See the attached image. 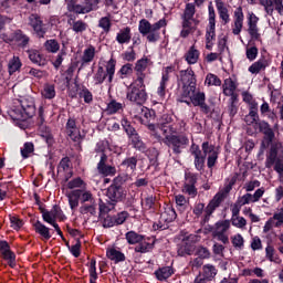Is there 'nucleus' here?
Segmentation results:
<instances>
[{
    "label": "nucleus",
    "instance_id": "nucleus-1",
    "mask_svg": "<svg viewBox=\"0 0 283 283\" xmlns=\"http://www.w3.org/2000/svg\"><path fill=\"white\" fill-rule=\"evenodd\" d=\"M18 105L11 111L13 120H28L36 114V104L34 97H22Z\"/></svg>",
    "mask_w": 283,
    "mask_h": 283
},
{
    "label": "nucleus",
    "instance_id": "nucleus-2",
    "mask_svg": "<svg viewBox=\"0 0 283 283\" xmlns=\"http://www.w3.org/2000/svg\"><path fill=\"white\" fill-rule=\"evenodd\" d=\"M167 27V20L160 19L151 24L147 19L139 21L138 30L142 36H146L148 43H157L160 41V29Z\"/></svg>",
    "mask_w": 283,
    "mask_h": 283
},
{
    "label": "nucleus",
    "instance_id": "nucleus-3",
    "mask_svg": "<svg viewBox=\"0 0 283 283\" xmlns=\"http://www.w3.org/2000/svg\"><path fill=\"white\" fill-rule=\"evenodd\" d=\"M127 180V177H116L112 185L106 190V197L112 201L113 206L117 202H124L127 198V189L124 188L123 184Z\"/></svg>",
    "mask_w": 283,
    "mask_h": 283
},
{
    "label": "nucleus",
    "instance_id": "nucleus-4",
    "mask_svg": "<svg viewBox=\"0 0 283 283\" xmlns=\"http://www.w3.org/2000/svg\"><path fill=\"white\" fill-rule=\"evenodd\" d=\"M254 129H258L260 134H263V138L261 140L259 156H264V151L269 149L273 142L275 140V130L266 120L258 122Z\"/></svg>",
    "mask_w": 283,
    "mask_h": 283
},
{
    "label": "nucleus",
    "instance_id": "nucleus-5",
    "mask_svg": "<svg viewBox=\"0 0 283 283\" xmlns=\"http://www.w3.org/2000/svg\"><path fill=\"white\" fill-rule=\"evenodd\" d=\"M161 140L164 145H166V147L171 149L175 156H180V154H182V150L187 149V147L189 146V137H187V135L185 134L166 135V137H164Z\"/></svg>",
    "mask_w": 283,
    "mask_h": 283
},
{
    "label": "nucleus",
    "instance_id": "nucleus-6",
    "mask_svg": "<svg viewBox=\"0 0 283 283\" xmlns=\"http://www.w3.org/2000/svg\"><path fill=\"white\" fill-rule=\"evenodd\" d=\"M116 74V60L111 57L109 61L106 63V71L105 67L98 66L96 73L93 76V81H95V85H103L105 80L107 78L108 85L114 83V75Z\"/></svg>",
    "mask_w": 283,
    "mask_h": 283
},
{
    "label": "nucleus",
    "instance_id": "nucleus-7",
    "mask_svg": "<svg viewBox=\"0 0 283 283\" xmlns=\"http://www.w3.org/2000/svg\"><path fill=\"white\" fill-rule=\"evenodd\" d=\"M129 218V212L120 211L117 214H98V220L102 223L103 229H112L113 227H120L125 224Z\"/></svg>",
    "mask_w": 283,
    "mask_h": 283
},
{
    "label": "nucleus",
    "instance_id": "nucleus-8",
    "mask_svg": "<svg viewBox=\"0 0 283 283\" xmlns=\"http://www.w3.org/2000/svg\"><path fill=\"white\" fill-rule=\"evenodd\" d=\"M126 98L127 101H130V103L143 105L147 101V91L145 90V86L130 84Z\"/></svg>",
    "mask_w": 283,
    "mask_h": 283
},
{
    "label": "nucleus",
    "instance_id": "nucleus-9",
    "mask_svg": "<svg viewBox=\"0 0 283 283\" xmlns=\"http://www.w3.org/2000/svg\"><path fill=\"white\" fill-rule=\"evenodd\" d=\"M197 184L198 174L191 171L185 172L184 193H187L190 198H196V196H198V188H196Z\"/></svg>",
    "mask_w": 283,
    "mask_h": 283
},
{
    "label": "nucleus",
    "instance_id": "nucleus-10",
    "mask_svg": "<svg viewBox=\"0 0 283 283\" xmlns=\"http://www.w3.org/2000/svg\"><path fill=\"white\" fill-rule=\"evenodd\" d=\"M29 25L33 29V32H35L39 39L45 38L48 29L45 28V24H43V20L41 19V15L31 14L29 17Z\"/></svg>",
    "mask_w": 283,
    "mask_h": 283
},
{
    "label": "nucleus",
    "instance_id": "nucleus-11",
    "mask_svg": "<svg viewBox=\"0 0 283 283\" xmlns=\"http://www.w3.org/2000/svg\"><path fill=\"white\" fill-rule=\"evenodd\" d=\"M222 203V195H216L212 200L208 203V206L205 208V216L202 219V224H207L209 220H211V216H213V211L220 207Z\"/></svg>",
    "mask_w": 283,
    "mask_h": 283
},
{
    "label": "nucleus",
    "instance_id": "nucleus-12",
    "mask_svg": "<svg viewBox=\"0 0 283 283\" xmlns=\"http://www.w3.org/2000/svg\"><path fill=\"white\" fill-rule=\"evenodd\" d=\"M7 41H9V43H19L20 48H28V44L30 43V36L24 34L21 29H17L9 35Z\"/></svg>",
    "mask_w": 283,
    "mask_h": 283
},
{
    "label": "nucleus",
    "instance_id": "nucleus-13",
    "mask_svg": "<svg viewBox=\"0 0 283 283\" xmlns=\"http://www.w3.org/2000/svg\"><path fill=\"white\" fill-rule=\"evenodd\" d=\"M86 4H76L74 2H71L67 4L69 12H74V14H87L94 10V2L92 0H86Z\"/></svg>",
    "mask_w": 283,
    "mask_h": 283
},
{
    "label": "nucleus",
    "instance_id": "nucleus-14",
    "mask_svg": "<svg viewBox=\"0 0 283 283\" xmlns=\"http://www.w3.org/2000/svg\"><path fill=\"white\" fill-rule=\"evenodd\" d=\"M269 65H271V60L261 56L256 62L249 66L248 72H250V74H260L261 72H264Z\"/></svg>",
    "mask_w": 283,
    "mask_h": 283
},
{
    "label": "nucleus",
    "instance_id": "nucleus-15",
    "mask_svg": "<svg viewBox=\"0 0 283 283\" xmlns=\"http://www.w3.org/2000/svg\"><path fill=\"white\" fill-rule=\"evenodd\" d=\"M243 25H244V12L242 11V7H238L234 10V28L232 29V34L238 36V34L242 32Z\"/></svg>",
    "mask_w": 283,
    "mask_h": 283
},
{
    "label": "nucleus",
    "instance_id": "nucleus-16",
    "mask_svg": "<svg viewBox=\"0 0 283 283\" xmlns=\"http://www.w3.org/2000/svg\"><path fill=\"white\" fill-rule=\"evenodd\" d=\"M181 81H184V85L188 87H196L197 80H196V73L191 67H188L187 70L180 71Z\"/></svg>",
    "mask_w": 283,
    "mask_h": 283
},
{
    "label": "nucleus",
    "instance_id": "nucleus-17",
    "mask_svg": "<svg viewBox=\"0 0 283 283\" xmlns=\"http://www.w3.org/2000/svg\"><path fill=\"white\" fill-rule=\"evenodd\" d=\"M120 167L126 171V174H135L138 167V156L126 157L120 163Z\"/></svg>",
    "mask_w": 283,
    "mask_h": 283
},
{
    "label": "nucleus",
    "instance_id": "nucleus-18",
    "mask_svg": "<svg viewBox=\"0 0 283 283\" xmlns=\"http://www.w3.org/2000/svg\"><path fill=\"white\" fill-rule=\"evenodd\" d=\"M27 52L29 54V60L34 65H39V67H45L48 65V60L43 57V55L41 54V52H39V50L31 49Z\"/></svg>",
    "mask_w": 283,
    "mask_h": 283
},
{
    "label": "nucleus",
    "instance_id": "nucleus-19",
    "mask_svg": "<svg viewBox=\"0 0 283 283\" xmlns=\"http://www.w3.org/2000/svg\"><path fill=\"white\" fill-rule=\"evenodd\" d=\"M216 8L219 14V19L223 21V25L230 23L231 18L229 15V9L224 7V2H222V0H216Z\"/></svg>",
    "mask_w": 283,
    "mask_h": 283
},
{
    "label": "nucleus",
    "instance_id": "nucleus-20",
    "mask_svg": "<svg viewBox=\"0 0 283 283\" xmlns=\"http://www.w3.org/2000/svg\"><path fill=\"white\" fill-rule=\"evenodd\" d=\"M66 129L69 132V136L74 143H78V140H81V132L76 133V119L70 117L66 122Z\"/></svg>",
    "mask_w": 283,
    "mask_h": 283
},
{
    "label": "nucleus",
    "instance_id": "nucleus-21",
    "mask_svg": "<svg viewBox=\"0 0 283 283\" xmlns=\"http://www.w3.org/2000/svg\"><path fill=\"white\" fill-rule=\"evenodd\" d=\"M128 140H130L133 148L137 151H142V154H145V151H147V145L145 144V142H143V138H140V135L138 133L130 135V137H128Z\"/></svg>",
    "mask_w": 283,
    "mask_h": 283
},
{
    "label": "nucleus",
    "instance_id": "nucleus-22",
    "mask_svg": "<svg viewBox=\"0 0 283 283\" xmlns=\"http://www.w3.org/2000/svg\"><path fill=\"white\" fill-rule=\"evenodd\" d=\"M174 275V268L171 266H163L155 271V277L158 282H167L170 276Z\"/></svg>",
    "mask_w": 283,
    "mask_h": 283
},
{
    "label": "nucleus",
    "instance_id": "nucleus-23",
    "mask_svg": "<svg viewBox=\"0 0 283 283\" xmlns=\"http://www.w3.org/2000/svg\"><path fill=\"white\" fill-rule=\"evenodd\" d=\"M95 56H96V48H94V45H90L87 49L84 50L83 55L81 57L82 67H85L87 63H92Z\"/></svg>",
    "mask_w": 283,
    "mask_h": 283
},
{
    "label": "nucleus",
    "instance_id": "nucleus-24",
    "mask_svg": "<svg viewBox=\"0 0 283 283\" xmlns=\"http://www.w3.org/2000/svg\"><path fill=\"white\" fill-rule=\"evenodd\" d=\"M33 228L35 233L41 235V238H43L44 240H50V238H52V234L50 233V228H48L41 221L36 220V222L33 223Z\"/></svg>",
    "mask_w": 283,
    "mask_h": 283
},
{
    "label": "nucleus",
    "instance_id": "nucleus-25",
    "mask_svg": "<svg viewBox=\"0 0 283 283\" xmlns=\"http://www.w3.org/2000/svg\"><path fill=\"white\" fill-rule=\"evenodd\" d=\"M116 41L119 43V45H125V43H129L132 41V28L126 27L122 29L117 35Z\"/></svg>",
    "mask_w": 283,
    "mask_h": 283
},
{
    "label": "nucleus",
    "instance_id": "nucleus-26",
    "mask_svg": "<svg viewBox=\"0 0 283 283\" xmlns=\"http://www.w3.org/2000/svg\"><path fill=\"white\" fill-rule=\"evenodd\" d=\"M66 198L69 200L70 209L72 211H75L78 207V202H81V192L78 191V189H74L71 192H69L66 195Z\"/></svg>",
    "mask_w": 283,
    "mask_h": 283
},
{
    "label": "nucleus",
    "instance_id": "nucleus-27",
    "mask_svg": "<svg viewBox=\"0 0 283 283\" xmlns=\"http://www.w3.org/2000/svg\"><path fill=\"white\" fill-rule=\"evenodd\" d=\"M106 258L118 264V262H125V253L116 250L115 248H111L106 251Z\"/></svg>",
    "mask_w": 283,
    "mask_h": 283
},
{
    "label": "nucleus",
    "instance_id": "nucleus-28",
    "mask_svg": "<svg viewBox=\"0 0 283 283\" xmlns=\"http://www.w3.org/2000/svg\"><path fill=\"white\" fill-rule=\"evenodd\" d=\"M216 275H218V269H216L213 265L206 264L202 266L201 277L208 280V282H211Z\"/></svg>",
    "mask_w": 283,
    "mask_h": 283
},
{
    "label": "nucleus",
    "instance_id": "nucleus-29",
    "mask_svg": "<svg viewBox=\"0 0 283 283\" xmlns=\"http://www.w3.org/2000/svg\"><path fill=\"white\" fill-rule=\"evenodd\" d=\"M155 244H156V241H153L151 243H149L145 238L144 240H142V242L137 243L134 251L135 253H149V251L154 250Z\"/></svg>",
    "mask_w": 283,
    "mask_h": 283
},
{
    "label": "nucleus",
    "instance_id": "nucleus-30",
    "mask_svg": "<svg viewBox=\"0 0 283 283\" xmlns=\"http://www.w3.org/2000/svg\"><path fill=\"white\" fill-rule=\"evenodd\" d=\"M125 239L128 244L134 245V244H138V243L143 242V240H145V235L139 234L138 232H136L134 230H130L125 233Z\"/></svg>",
    "mask_w": 283,
    "mask_h": 283
},
{
    "label": "nucleus",
    "instance_id": "nucleus-31",
    "mask_svg": "<svg viewBox=\"0 0 283 283\" xmlns=\"http://www.w3.org/2000/svg\"><path fill=\"white\" fill-rule=\"evenodd\" d=\"M198 59H200V51L196 50L195 46H190L185 55V60L188 65H196V63H198Z\"/></svg>",
    "mask_w": 283,
    "mask_h": 283
},
{
    "label": "nucleus",
    "instance_id": "nucleus-32",
    "mask_svg": "<svg viewBox=\"0 0 283 283\" xmlns=\"http://www.w3.org/2000/svg\"><path fill=\"white\" fill-rule=\"evenodd\" d=\"M144 118L147 119V122L144 124L147 126V129H149V132H156V124L151 123V120H156V111H146L144 113Z\"/></svg>",
    "mask_w": 283,
    "mask_h": 283
},
{
    "label": "nucleus",
    "instance_id": "nucleus-33",
    "mask_svg": "<svg viewBox=\"0 0 283 283\" xmlns=\"http://www.w3.org/2000/svg\"><path fill=\"white\" fill-rule=\"evenodd\" d=\"M182 244H179L177 248V253L180 258H185V255H191L193 253V245L187 241H181Z\"/></svg>",
    "mask_w": 283,
    "mask_h": 283
},
{
    "label": "nucleus",
    "instance_id": "nucleus-34",
    "mask_svg": "<svg viewBox=\"0 0 283 283\" xmlns=\"http://www.w3.org/2000/svg\"><path fill=\"white\" fill-rule=\"evenodd\" d=\"M207 101V95L205 92L195 91V93L190 96V103L193 107H199L202 103Z\"/></svg>",
    "mask_w": 283,
    "mask_h": 283
},
{
    "label": "nucleus",
    "instance_id": "nucleus-35",
    "mask_svg": "<svg viewBox=\"0 0 283 283\" xmlns=\"http://www.w3.org/2000/svg\"><path fill=\"white\" fill-rule=\"evenodd\" d=\"M22 65L23 63H21V59H19V56H13L8 64V71L10 76H12V74H14L15 72H19Z\"/></svg>",
    "mask_w": 283,
    "mask_h": 283
},
{
    "label": "nucleus",
    "instance_id": "nucleus-36",
    "mask_svg": "<svg viewBox=\"0 0 283 283\" xmlns=\"http://www.w3.org/2000/svg\"><path fill=\"white\" fill-rule=\"evenodd\" d=\"M120 125L125 132V134L129 137L134 136L135 134H138V130H136V128L134 127V125H132V122H129V119L127 118H122L120 120Z\"/></svg>",
    "mask_w": 283,
    "mask_h": 283
},
{
    "label": "nucleus",
    "instance_id": "nucleus-37",
    "mask_svg": "<svg viewBox=\"0 0 283 283\" xmlns=\"http://www.w3.org/2000/svg\"><path fill=\"white\" fill-rule=\"evenodd\" d=\"M44 50L46 52H50L51 54H56V52L61 50V44H59V41H56V39L46 40L44 42Z\"/></svg>",
    "mask_w": 283,
    "mask_h": 283
},
{
    "label": "nucleus",
    "instance_id": "nucleus-38",
    "mask_svg": "<svg viewBox=\"0 0 283 283\" xmlns=\"http://www.w3.org/2000/svg\"><path fill=\"white\" fill-rule=\"evenodd\" d=\"M222 87L224 95H231L238 90V85H235V82L231 77L224 80Z\"/></svg>",
    "mask_w": 283,
    "mask_h": 283
},
{
    "label": "nucleus",
    "instance_id": "nucleus-39",
    "mask_svg": "<svg viewBox=\"0 0 283 283\" xmlns=\"http://www.w3.org/2000/svg\"><path fill=\"white\" fill-rule=\"evenodd\" d=\"M247 125H254V127L258 126V123L262 122L263 119H260V114H258V111H249V114L244 118Z\"/></svg>",
    "mask_w": 283,
    "mask_h": 283
},
{
    "label": "nucleus",
    "instance_id": "nucleus-40",
    "mask_svg": "<svg viewBox=\"0 0 283 283\" xmlns=\"http://www.w3.org/2000/svg\"><path fill=\"white\" fill-rule=\"evenodd\" d=\"M275 160H277V147L271 146L270 154L266 157L265 167L268 169H271V167L275 165Z\"/></svg>",
    "mask_w": 283,
    "mask_h": 283
},
{
    "label": "nucleus",
    "instance_id": "nucleus-41",
    "mask_svg": "<svg viewBox=\"0 0 283 283\" xmlns=\"http://www.w3.org/2000/svg\"><path fill=\"white\" fill-rule=\"evenodd\" d=\"M87 266L90 273V283H96V280H98V273H96V259H91Z\"/></svg>",
    "mask_w": 283,
    "mask_h": 283
},
{
    "label": "nucleus",
    "instance_id": "nucleus-42",
    "mask_svg": "<svg viewBox=\"0 0 283 283\" xmlns=\"http://www.w3.org/2000/svg\"><path fill=\"white\" fill-rule=\"evenodd\" d=\"M99 216H107L112 209H115L116 206L112 205V200L108 199V201L105 203L103 199H99Z\"/></svg>",
    "mask_w": 283,
    "mask_h": 283
},
{
    "label": "nucleus",
    "instance_id": "nucleus-43",
    "mask_svg": "<svg viewBox=\"0 0 283 283\" xmlns=\"http://www.w3.org/2000/svg\"><path fill=\"white\" fill-rule=\"evenodd\" d=\"M178 218V214L176 213V209L168 208L163 214H161V221H165L166 223L174 222Z\"/></svg>",
    "mask_w": 283,
    "mask_h": 283
},
{
    "label": "nucleus",
    "instance_id": "nucleus-44",
    "mask_svg": "<svg viewBox=\"0 0 283 283\" xmlns=\"http://www.w3.org/2000/svg\"><path fill=\"white\" fill-rule=\"evenodd\" d=\"M42 96H44L48 101H52L56 96V90L54 84H46L42 91Z\"/></svg>",
    "mask_w": 283,
    "mask_h": 283
},
{
    "label": "nucleus",
    "instance_id": "nucleus-45",
    "mask_svg": "<svg viewBox=\"0 0 283 283\" xmlns=\"http://www.w3.org/2000/svg\"><path fill=\"white\" fill-rule=\"evenodd\" d=\"M265 258L270 262H274L275 264H280V256L275 255V248H273V245H268L265 248Z\"/></svg>",
    "mask_w": 283,
    "mask_h": 283
},
{
    "label": "nucleus",
    "instance_id": "nucleus-46",
    "mask_svg": "<svg viewBox=\"0 0 283 283\" xmlns=\"http://www.w3.org/2000/svg\"><path fill=\"white\" fill-rule=\"evenodd\" d=\"M80 191V202L81 205H85V202H94V196L90 190L77 189Z\"/></svg>",
    "mask_w": 283,
    "mask_h": 283
},
{
    "label": "nucleus",
    "instance_id": "nucleus-47",
    "mask_svg": "<svg viewBox=\"0 0 283 283\" xmlns=\"http://www.w3.org/2000/svg\"><path fill=\"white\" fill-rule=\"evenodd\" d=\"M3 260H6V262H8V265L11 269H15L17 268V254H14V252H12V250H9L8 252L2 254Z\"/></svg>",
    "mask_w": 283,
    "mask_h": 283
},
{
    "label": "nucleus",
    "instance_id": "nucleus-48",
    "mask_svg": "<svg viewBox=\"0 0 283 283\" xmlns=\"http://www.w3.org/2000/svg\"><path fill=\"white\" fill-rule=\"evenodd\" d=\"M156 129H160V132H163L165 138L167 136H174V134H176V132H178L176 129V126H174V124H164L163 126H156Z\"/></svg>",
    "mask_w": 283,
    "mask_h": 283
},
{
    "label": "nucleus",
    "instance_id": "nucleus-49",
    "mask_svg": "<svg viewBox=\"0 0 283 283\" xmlns=\"http://www.w3.org/2000/svg\"><path fill=\"white\" fill-rule=\"evenodd\" d=\"M71 30L75 32V34H83L87 30V23L83 22V20H77L76 22H72Z\"/></svg>",
    "mask_w": 283,
    "mask_h": 283
},
{
    "label": "nucleus",
    "instance_id": "nucleus-50",
    "mask_svg": "<svg viewBox=\"0 0 283 283\" xmlns=\"http://www.w3.org/2000/svg\"><path fill=\"white\" fill-rule=\"evenodd\" d=\"M80 213L82 216H85L90 213V216H96V206H94V202H91L90 205L84 203L80 207Z\"/></svg>",
    "mask_w": 283,
    "mask_h": 283
},
{
    "label": "nucleus",
    "instance_id": "nucleus-51",
    "mask_svg": "<svg viewBox=\"0 0 283 283\" xmlns=\"http://www.w3.org/2000/svg\"><path fill=\"white\" fill-rule=\"evenodd\" d=\"M80 98H84V103L90 105L94 101V95L90 92V88L83 86L78 93Z\"/></svg>",
    "mask_w": 283,
    "mask_h": 283
},
{
    "label": "nucleus",
    "instance_id": "nucleus-52",
    "mask_svg": "<svg viewBox=\"0 0 283 283\" xmlns=\"http://www.w3.org/2000/svg\"><path fill=\"white\" fill-rule=\"evenodd\" d=\"M206 84L208 86L214 85L216 87H220V85H222V81L220 80V77H218V75L209 73L206 76Z\"/></svg>",
    "mask_w": 283,
    "mask_h": 283
},
{
    "label": "nucleus",
    "instance_id": "nucleus-53",
    "mask_svg": "<svg viewBox=\"0 0 283 283\" xmlns=\"http://www.w3.org/2000/svg\"><path fill=\"white\" fill-rule=\"evenodd\" d=\"M201 149L205 156V158H207V156H212L213 154H217L218 150H216V146L209 144V142H203L201 145Z\"/></svg>",
    "mask_w": 283,
    "mask_h": 283
},
{
    "label": "nucleus",
    "instance_id": "nucleus-54",
    "mask_svg": "<svg viewBox=\"0 0 283 283\" xmlns=\"http://www.w3.org/2000/svg\"><path fill=\"white\" fill-rule=\"evenodd\" d=\"M34 153V144L32 142H27L21 148V156L22 158H30V154Z\"/></svg>",
    "mask_w": 283,
    "mask_h": 283
},
{
    "label": "nucleus",
    "instance_id": "nucleus-55",
    "mask_svg": "<svg viewBox=\"0 0 283 283\" xmlns=\"http://www.w3.org/2000/svg\"><path fill=\"white\" fill-rule=\"evenodd\" d=\"M98 28H102L104 32L107 34L112 30V20L109 17H103L98 21Z\"/></svg>",
    "mask_w": 283,
    "mask_h": 283
},
{
    "label": "nucleus",
    "instance_id": "nucleus-56",
    "mask_svg": "<svg viewBox=\"0 0 283 283\" xmlns=\"http://www.w3.org/2000/svg\"><path fill=\"white\" fill-rule=\"evenodd\" d=\"M271 15L273 17V12H276L280 14V17L283 15V0H271Z\"/></svg>",
    "mask_w": 283,
    "mask_h": 283
},
{
    "label": "nucleus",
    "instance_id": "nucleus-57",
    "mask_svg": "<svg viewBox=\"0 0 283 283\" xmlns=\"http://www.w3.org/2000/svg\"><path fill=\"white\" fill-rule=\"evenodd\" d=\"M120 109H123V104L116 102V99H113L107 104V112L109 114H117Z\"/></svg>",
    "mask_w": 283,
    "mask_h": 283
},
{
    "label": "nucleus",
    "instance_id": "nucleus-58",
    "mask_svg": "<svg viewBox=\"0 0 283 283\" xmlns=\"http://www.w3.org/2000/svg\"><path fill=\"white\" fill-rule=\"evenodd\" d=\"M98 169V172L102 174L103 176H116V167L109 166V165H104Z\"/></svg>",
    "mask_w": 283,
    "mask_h": 283
},
{
    "label": "nucleus",
    "instance_id": "nucleus-59",
    "mask_svg": "<svg viewBox=\"0 0 283 283\" xmlns=\"http://www.w3.org/2000/svg\"><path fill=\"white\" fill-rule=\"evenodd\" d=\"M195 14H196V4L187 3L184 14L181 17H184L185 19H193Z\"/></svg>",
    "mask_w": 283,
    "mask_h": 283
},
{
    "label": "nucleus",
    "instance_id": "nucleus-60",
    "mask_svg": "<svg viewBox=\"0 0 283 283\" xmlns=\"http://www.w3.org/2000/svg\"><path fill=\"white\" fill-rule=\"evenodd\" d=\"M109 149V142L107 139H103L97 142L95 146L96 154H105Z\"/></svg>",
    "mask_w": 283,
    "mask_h": 283
},
{
    "label": "nucleus",
    "instance_id": "nucleus-61",
    "mask_svg": "<svg viewBox=\"0 0 283 283\" xmlns=\"http://www.w3.org/2000/svg\"><path fill=\"white\" fill-rule=\"evenodd\" d=\"M129 51H126L122 54L123 60L128 63H134L136 61V51H134V46L128 48Z\"/></svg>",
    "mask_w": 283,
    "mask_h": 283
},
{
    "label": "nucleus",
    "instance_id": "nucleus-62",
    "mask_svg": "<svg viewBox=\"0 0 283 283\" xmlns=\"http://www.w3.org/2000/svg\"><path fill=\"white\" fill-rule=\"evenodd\" d=\"M81 187H85V181L81 177H76L67 182L69 189H81Z\"/></svg>",
    "mask_w": 283,
    "mask_h": 283
},
{
    "label": "nucleus",
    "instance_id": "nucleus-63",
    "mask_svg": "<svg viewBox=\"0 0 283 283\" xmlns=\"http://www.w3.org/2000/svg\"><path fill=\"white\" fill-rule=\"evenodd\" d=\"M66 247L71 251L73 258L81 256V240L77 239L76 243L72 247H70V243L66 242Z\"/></svg>",
    "mask_w": 283,
    "mask_h": 283
},
{
    "label": "nucleus",
    "instance_id": "nucleus-64",
    "mask_svg": "<svg viewBox=\"0 0 283 283\" xmlns=\"http://www.w3.org/2000/svg\"><path fill=\"white\" fill-rule=\"evenodd\" d=\"M207 160V157L199 155L195 157V168L197 171H205V163Z\"/></svg>",
    "mask_w": 283,
    "mask_h": 283
}]
</instances>
